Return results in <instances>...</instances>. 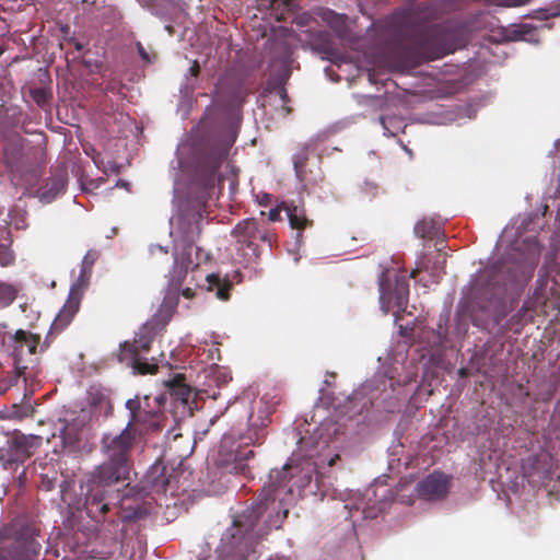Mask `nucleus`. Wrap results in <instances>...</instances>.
Masks as SVG:
<instances>
[{
	"label": "nucleus",
	"mask_w": 560,
	"mask_h": 560,
	"mask_svg": "<svg viewBox=\"0 0 560 560\" xmlns=\"http://www.w3.org/2000/svg\"><path fill=\"white\" fill-rule=\"evenodd\" d=\"M296 469V466L285 464L282 469L270 471L269 483L261 489L256 504L237 514L222 534L215 550L217 560L257 559V546L262 536L272 528H280L288 517L283 495L292 493L290 481Z\"/></svg>",
	"instance_id": "f257e3e1"
},
{
	"label": "nucleus",
	"mask_w": 560,
	"mask_h": 560,
	"mask_svg": "<svg viewBox=\"0 0 560 560\" xmlns=\"http://www.w3.org/2000/svg\"><path fill=\"white\" fill-rule=\"evenodd\" d=\"M540 259V246L536 240H525L499 262L487 270L488 281L485 293H490L488 304L493 300L503 303L509 290L525 287L534 276Z\"/></svg>",
	"instance_id": "f03ea898"
},
{
	"label": "nucleus",
	"mask_w": 560,
	"mask_h": 560,
	"mask_svg": "<svg viewBox=\"0 0 560 560\" xmlns=\"http://www.w3.org/2000/svg\"><path fill=\"white\" fill-rule=\"evenodd\" d=\"M136 418L128 420L118 433L108 432L101 439V453L105 460L96 466V477L107 482H120L129 478L135 465V453L143 443L136 432Z\"/></svg>",
	"instance_id": "7ed1b4c3"
},
{
	"label": "nucleus",
	"mask_w": 560,
	"mask_h": 560,
	"mask_svg": "<svg viewBox=\"0 0 560 560\" xmlns=\"http://www.w3.org/2000/svg\"><path fill=\"white\" fill-rule=\"evenodd\" d=\"M523 470L529 483L544 487L550 494H560V462L549 452L528 457Z\"/></svg>",
	"instance_id": "20e7f679"
},
{
	"label": "nucleus",
	"mask_w": 560,
	"mask_h": 560,
	"mask_svg": "<svg viewBox=\"0 0 560 560\" xmlns=\"http://www.w3.org/2000/svg\"><path fill=\"white\" fill-rule=\"evenodd\" d=\"M229 154V148L218 141H208L197 149V176L207 189L220 179L219 170Z\"/></svg>",
	"instance_id": "39448f33"
},
{
	"label": "nucleus",
	"mask_w": 560,
	"mask_h": 560,
	"mask_svg": "<svg viewBox=\"0 0 560 560\" xmlns=\"http://www.w3.org/2000/svg\"><path fill=\"white\" fill-rule=\"evenodd\" d=\"M117 482H107L96 477V469H93L86 481L84 508L88 515L100 521L109 511V487Z\"/></svg>",
	"instance_id": "423d86ee"
},
{
	"label": "nucleus",
	"mask_w": 560,
	"mask_h": 560,
	"mask_svg": "<svg viewBox=\"0 0 560 560\" xmlns=\"http://www.w3.org/2000/svg\"><path fill=\"white\" fill-rule=\"evenodd\" d=\"M378 289L381 307L385 314L389 313L393 301L399 311H405L409 299V281L405 276H396L393 288L387 273L382 272Z\"/></svg>",
	"instance_id": "0eeeda50"
},
{
	"label": "nucleus",
	"mask_w": 560,
	"mask_h": 560,
	"mask_svg": "<svg viewBox=\"0 0 560 560\" xmlns=\"http://www.w3.org/2000/svg\"><path fill=\"white\" fill-rule=\"evenodd\" d=\"M125 407L130 412L129 420H133L136 418L137 423L135 424V429L142 442L144 434L149 432H158L164 428V415L159 410H147V408L142 406L138 396L128 399Z\"/></svg>",
	"instance_id": "6e6552de"
},
{
	"label": "nucleus",
	"mask_w": 560,
	"mask_h": 560,
	"mask_svg": "<svg viewBox=\"0 0 560 560\" xmlns=\"http://www.w3.org/2000/svg\"><path fill=\"white\" fill-rule=\"evenodd\" d=\"M40 551V544L34 534L25 528L16 538L0 550V560H35Z\"/></svg>",
	"instance_id": "1a4fd4ad"
},
{
	"label": "nucleus",
	"mask_w": 560,
	"mask_h": 560,
	"mask_svg": "<svg viewBox=\"0 0 560 560\" xmlns=\"http://www.w3.org/2000/svg\"><path fill=\"white\" fill-rule=\"evenodd\" d=\"M42 439L36 435H15L8 448H0V459L8 464L24 463L33 455L34 450L40 445Z\"/></svg>",
	"instance_id": "9d476101"
},
{
	"label": "nucleus",
	"mask_w": 560,
	"mask_h": 560,
	"mask_svg": "<svg viewBox=\"0 0 560 560\" xmlns=\"http://www.w3.org/2000/svg\"><path fill=\"white\" fill-rule=\"evenodd\" d=\"M3 162L14 176L23 175L31 170L28 156L24 153L22 138L11 137L3 144Z\"/></svg>",
	"instance_id": "9b49d317"
},
{
	"label": "nucleus",
	"mask_w": 560,
	"mask_h": 560,
	"mask_svg": "<svg viewBox=\"0 0 560 560\" xmlns=\"http://www.w3.org/2000/svg\"><path fill=\"white\" fill-rule=\"evenodd\" d=\"M172 475L168 474L166 466L161 463H154L145 472L141 485V492L145 494H164L170 489Z\"/></svg>",
	"instance_id": "f8f14e48"
},
{
	"label": "nucleus",
	"mask_w": 560,
	"mask_h": 560,
	"mask_svg": "<svg viewBox=\"0 0 560 560\" xmlns=\"http://www.w3.org/2000/svg\"><path fill=\"white\" fill-rule=\"evenodd\" d=\"M450 490V477L441 471H434L417 485L420 498L427 501L441 500Z\"/></svg>",
	"instance_id": "ddd939ff"
},
{
	"label": "nucleus",
	"mask_w": 560,
	"mask_h": 560,
	"mask_svg": "<svg viewBox=\"0 0 560 560\" xmlns=\"http://www.w3.org/2000/svg\"><path fill=\"white\" fill-rule=\"evenodd\" d=\"M395 67L408 69L420 65L424 60L422 39L398 42L394 49Z\"/></svg>",
	"instance_id": "4468645a"
},
{
	"label": "nucleus",
	"mask_w": 560,
	"mask_h": 560,
	"mask_svg": "<svg viewBox=\"0 0 560 560\" xmlns=\"http://www.w3.org/2000/svg\"><path fill=\"white\" fill-rule=\"evenodd\" d=\"M68 185V168L66 165L56 166L51 176L37 190L38 198L44 203H50L66 191Z\"/></svg>",
	"instance_id": "2eb2a0df"
},
{
	"label": "nucleus",
	"mask_w": 560,
	"mask_h": 560,
	"mask_svg": "<svg viewBox=\"0 0 560 560\" xmlns=\"http://www.w3.org/2000/svg\"><path fill=\"white\" fill-rule=\"evenodd\" d=\"M159 335H161L160 331L145 323L136 334L132 342L126 341L120 345L118 358H135L137 353L148 352L151 349L152 341Z\"/></svg>",
	"instance_id": "dca6fc26"
},
{
	"label": "nucleus",
	"mask_w": 560,
	"mask_h": 560,
	"mask_svg": "<svg viewBox=\"0 0 560 560\" xmlns=\"http://www.w3.org/2000/svg\"><path fill=\"white\" fill-rule=\"evenodd\" d=\"M258 233V222L253 218L242 220L232 230V236L236 240V243L240 245V249H249L250 255L256 258L259 255L257 245Z\"/></svg>",
	"instance_id": "f3484780"
},
{
	"label": "nucleus",
	"mask_w": 560,
	"mask_h": 560,
	"mask_svg": "<svg viewBox=\"0 0 560 560\" xmlns=\"http://www.w3.org/2000/svg\"><path fill=\"white\" fill-rule=\"evenodd\" d=\"M320 159H318V163L316 170L308 168V154L307 150L304 148L299 151L293 158V166L295 171V175L303 186H318L324 182V173L319 166Z\"/></svg>",
	"instance_id": "a211bd4d"
},
{
	"label": "nucleus",
	"mask_w": 560,
	"mask_h": 560,
	"mask_svg": "<svg viewBox=\"0 0 560 560\" xmlns=\"http://www.w3.org/2000/svg\"><path fill=\"white\" fill-rule=\"evenodd\" d=\"M81 301V292L79 285H72L70 289L69 296L63 304L62 308L54 319L49 334L61 332L73 319L78 313Z\"/></svg>",
	"instance_id": "6ab92c4d"
},
{
	"label": "nucleus",
	"mask_w": 560,
	"mask_h": 560,
	"mask_svg": "<svg viewBox=\"0 0 560 560\" xmlns=\"http://www.w3.org/2000/svg\"><path fill=\"white\" fill-rule=\"evenodd\" d=\"M173 257L175 261L194 271L199 267L202 258H208V254L192 242L183 240L175 243Z\"/></svg>",
	"instance_id": "aec40b11"
},
{
	"label": "nucleus",
	"mask_w": 560,
	"mask_h": 560,
	"mask_svg": "<svg viewBox=\"0 0 560 560\" xmlns=\"http://www.w3.org/2000/svg\"><path fill=\"white\" fill-rule=\"evenodd\" d=\"M178 301L179 299L176 294L165 293L158 311L147 323L162 334L173 318L178 306Z\"/></svg>",
	"instance_id": "412c9836"
},
{
	"label": "nucleus",
	"mask_w": 560,
	"mask_h": 560,
	"mask_svg": "<svg viewBox=\"0 0 560 560\" xmlns=\"http://www.w3.org/2000/svg\"><path fill=\"white\" fill-rule=\"evenodd\" d=\"M255 453L253 450L248 451H231L230 457L228 459L231 464V470L237 475H242L244 477H252V467L248 464V460L254 458Z\"/></svg>",
	"instance_id": "4be33fe9"
},
{
	"label": "nucleus",
	"mask_w": 560,
	"mask_h": 560,
	"mask_svg": "<svg viewBox=\"0 0 560 560\" xmlns=\"http://www.w3.org/2000/svg\"><path fill=\"white\" fill-rule=\"evenodd\" d=\"M283 210L287 213L290 226L298 231H303L313 224L305 215L303 207L296 206L293 202H282Z\"/></svg>",
	"instance_id": "5701e85b"
},
{
	"label": "nucleus",
	"mask_w": 560,
	"mask_h": 560,
	"mask_svg": "<svg viewBox=\"0 0 560 560\" xmlns=\"http://www.w3.org/2000/svg\"><path fill=\"white\" fill-rule=\"evenodd\" d=\"M268 423H269L268 417L261 418L259 424H257L254 421L250 422L247 432L240 436V441H242V443L246 446L249 444H252V445L262 444L266 439V435H267L266 428H267Z\"/></svg>",
	"instance_id": "b1692460"
},
{
	"label": "nucleus",
	"mask_w": 560,
	"mask_h": 560,
	"mask_svg": "<svg viewBox=\"0 0 560 560\" xmlns=\"http://www.w3.org/2000/svg\"><path fill=\"white\" fill-rule=\"evenodd\" d=\"M190 270L187 269V267H184L183 265L178 264L177 261H173V266L171 270L168 271V280H167V294H176L179 299V290L187 278V275Z\"/></svg>",
	"instance_id": "393cba45"
},
{
	"label": "nucleus",
	"mask_w": 560,
	"mask_h": 560,
	"mask_svg": "<svg viewBox=\"0 0 560 560\" xmlns=\"http://www.w3.org/2000/svg\"><path fill=\"white\" fill-rule=\"evenodd\" d=\"M208 290L214 291L218 299L228 301L230 299V291L232 283L228 279H221L219 275L211 273L207 276Z\"/></svg>",
	"instance_id": "a878e982"
},
{
	"label": "nucleus",
	"mask_w": 560,
	"mask_h": 560,
	"mask_svg": "<svg viewBox=\"0 0 560 560\" xmlns=\"http://www.w3.org/2000/svg\"><path fill=\"white\" fill-rule=\"evenodd\" d=\"M122 522L138 521L145 517L149 514V508L144 503H128V500L121 502Z\"/></svg>",
	"instance_id": "bb28decb"
},
{
	"label": "nucleus",
	"mask_w": 560,
	"mask_h": 560,
	"mask_svg": "<svg viewBox=\"0 0 560 560\" xmlns=\"http://www.w3.org/2000/svg\"><path fill=\"white\" fill-rule=\"evenodd\" d=\"M170 393L172 396H175L178 400L184 404H187L190 397L191 389L185 383V376L182 374H177L173 377L168 383Z\"/></svg>",
	"instance_id": "cd10ccee"
},
{
	"label": "nucleus",
	"mask_w": 560,
	"mask_h": 560,
	"mask_svg": "<svg viewBox=\"0 0 560 560\" xmlns=\"http://www.w3.org/2000/svg\"><path fill=\"white\" fill-rule=\"evenodd\" d=\"M413 232L420 238L434 240L440 234V226L433 220L423 219L416 223Z\"/></svg>",
	"instance_id": "c85d7f7f"
},
{
	"label": "nucleus",
	"mask_w": 560,
	"mask_h": 560,
	"mask_svg": "<svg viewBox=\"0 0 560 560\" xmlns=\"http://www.w3.org/2000/svg\"><path fill=\"white\" fill-rule=\"evenodd\" d=\"M120 362H126L131 364L133 370H136L139 374H155L159 370L158 363H150L145 359L140 357V353H137L135 358H118Z\"/></svg>",
	"instance_id": "c756f323"
},
{
	"label": "nucleus",
	"mask_w": 560,
	"mask_h": 560,
	"mask_svg": "<svg viewBox=\"0 0 560 560\" xmlns=\"http://www.w3.org/2000/svg\"><path fill=\"white\" fill-rule=\"evenodd\" d=\"M16 289L9 283L0 281V306L10 305L16 298Z\"/></svg>",
	"instance_id": "7c9ffc66"
},
{
	"label": "nucleus",
	"mask_w": 560,
	"mask_h": 560,
	"mask_svg": "<svg viewBox=\"0 0 560 560\" xmlns=\"http://www.w3.org/2000/svg\"><path fill=\"white\" fill-rule=\"evenodd\" d=\"M60 438L67 444H74L79 441V432L73 425L65 423L63 428L60 430Z\"/></svg>",
	"instance_id": "2f4dec72"
},
{
	"label": "nucleus",
	"mask_w": 560,
	"mask_h": 560,
	"mask_svg": "<svg viewBox=\"0 0 560 560\" xmlns=\"http://www.w3.org/2000/svg\"><path fill=\"white\" fill-rule=\"evenodd\" d=\"M58 481L57 471H52L51 475L43 474L40 476V481L38 483V488L43 491H51Z\"/></svg>",
	"instance_id": "473e14b6"
},
{
	"label": "nucleus",
	"mask_w": 560,
	"mask_h": 560,
	"mask_svg": "<svg viewBox=\"0 0 560 560\" xmlns=\"http://www.w3.org/2000/svg\"><path fill=\"white\" fill-rule=\"evenodd\" d=\"M13 261H14L13 252L5 245H0V265L2 267H8V266L12 265Z\"/></svg>",
	"instance_id": "72a5a7b5"
},
{
	"label": "nucleus",
	"mask_w": 560,
	"mask_h": 560,
	"mask_svg": "<svg viewBox=\"0 0 560 560\" xmlns=\"http://www.w3.org/2000/svg\"><path fill=\"white\" fill-rule=\"evenodd\" d=\"M277 94L279 95L281 102H282V108L285 112L287 115H289L292 109L287 104L290 102L289 95L287 93V90L284 86H278L277 88Z\"/></svg>",
	"instance_id": "f704fd0d"
},
{
	"label": "nucleus",
	"mask_w": 560,
	"mask_h": 560,
	"mask_svg": "<svg viewBox=\"0 0 560 560\" xmlns=\"http://www.w3.org/2000/svg\"><path fill=\"white\" fill-rule=\"evenodd\" d=\"M445 264H446L445 257H441V256H439V258L434 262L433 275L438 279H440L443 275H445Z\"/></svg>",
	"instance_id": "c9c22d12"
},
{
	"label": "nucleus",
	"mask_w": 560,
	"mask_h": 560,
	"mask_svg": "<svg viewBox=\"0 0 560 560\" xmlns=\"http://www.w3.org/2000/svg\"><path fill=\"white\" fill-rule=\"evenodd\" d=\"M33 96L35 102L40 106L49 101V94L44 89H36L33 92Z\"/></svg>",
	"instance_id": "e433bc0d"
},
{
	"label": "nucleus",
	"mask_w": 560,
	"mask_h": 560,
	"mask_svg": "<svg viewBox=\"0 0 560 560\" xmlns=\"http://www.w3.org/2000/svg\"><path fill=\"white\" fill-rule=\"evenodd\" d=\"M38 343H39V336L32 334V336L28 337V339L26 340V342L24 345L28 348L30 353L34 354V353H36Z\"/></svg>",
	"instance_id": "4c0bfd02"
},
{
	"label": "nucleus",
	"mask_w": 560,
	"mask_h": 560,
	"mask_svg": "<svg viewBox=\"0 0 560 560\" xmlns=\"http://www.w3.org/2000/svg\"><path fill=\"white\" fill-rule=\"evenodd\" d=\"M317 49L318 51L323 52L327 58L328 60H331L334 61V55H335V51L332 49V47L328 44H320L317 46Z\"/></svg>",
	"instance_id": "58836bf2"
},
{
	"label": "nucleus",
	"mask_w": 560,
	"mask_h": 560,
	"mask_svg": "<svg viewBox=\"0 0 560 560\" xmlns=\"http://www.w3.org/2000/svg\"><path fill=\"white\" fill-rule=\"evenodd\" d=\"M283 209L282 203L276 208H272L268 212V219L272 222L281 220V210Z\"/></svg>",
	"instance_id": "ea45409f"
},
{
	"label": "nucleus",
	"mask_w": 560,
	"mask_h": 560,
	"mask_svg": "<svg viewBox=\"0 0 560 560\" xmlns=\"http://www.w3.org/2000/svg\"><path fill=\"white\" fill-rule=\"evenodd\" d=\"M272 238H273V234L270 231H268L266 229L261 230L259 228V233H258V240L259 241L268 243L270 245L271 242H272Z\"/></svg>",
	"instance_id": "a19ab883"
},
{
	"label": "nucleus",
	"mask_w": 560,
	"mask_h": 560,
	"mask_svg": "<svg viewBox=\"0 0 560 560\" xmlns=\"http://www.w3.org/2000/svg\"><path fill=\"white\" fill-rule=\"evenodd\" d=\"M32 334L31 332H26L22 329H19L16 330L15 335H14V340L21 345L25 343L26 340L28 339V337H31Z\"/></svg>",
	"instance_id": "79ce46f5"
},
{
	"label": "nucleus",
	"mask_w": 560,
	"mask_h": 560,
	"mask_svg": "<svg viewBox=\"0 0 560 560\" xmlns=\"http://www.w3.org/2000/svg\"><path fill=\"white\" fill-rule=\"evenodd\" d=\"M294 0H270L272 8H290Z\"/></svg>",
	"instance_id": "37998d69"
},
{
	"label": "nucleus",
	"mask_w": 560,
	"mask_h": 560,
	"mask_svg": "<svg viewBox=\"0 0 560 560\" xmlns=\"http://www.w3.org/2000/svg\"><path fill=\"white\" fill-rule=\"evenodd\" d=\"M150 254H151L152 256H158V255H164V256H167L168 250H167V248L162 247V246H160V245H152V246L150 247Z\"/></svg>",
	"instance_id": "c03bdc74"
},
{
	"label": "nucleus",
	"mask_w": 560,
	"mask_h": 560,
	"mask_svg": "<svg viewBox=\"0 0 560 560\" xmlns=\"http://www.w3.org/2000/svg\"><path fill=\"white\" fill-rule=\"evenodd\" d=\"M179 295H183L187 300H191L195 298L196 292L191 288H185L183 290L182 289L179 290Z\"/></svg>",
	"instance_id": "a18cd8bd"
},
{
	"label": "nucleus",
	"mask_w": 560,
	"mask_h": 560,
	"mask_svg": "<svg viewBox=\"0 0 560 560\" xmlns=\"http://www.w3.org/2000/svg\"><path fill=\"white\" fill-rule=\"evenodd\" d=\"M199 72H200V66H199L198 61H197V60H195V61L192 62V65L190 66V68H189V73H190L192 77H197V75L199 74Z\"/></svg>",
	"instance_id": "49530a36"
},
{
	"label": "nucleus",
	"mask_w": 560,
	"mask_h": 560,
	"mask_svg": "<svg viewBox=\"0 0 560 560\" xmlns=\"http://www.w3.org/2000/svg\"><path fill=\"white\" fill-rule=\"evenodd\" d=\"M137 47H138V52L140 55V57L145 60V61H150V58H149V55L148 52L145 51V49L143 48V46L141 45V43H138L137 44Z\"/></svg>",
	"instance_id": "de8ad7c7"
},
{
	"label": "nucleus",
	"mask_w": 560,
	"mask_h": 560,
	"mask_svg": "<svg viewBox=\"0 0 560 560\" xmlns=\"http://www.w3.org/2000/svg\"><path fill=\"white\" fill-rule=\"evenodd\" d=\"M364 517L366 518H373L376 517L377 513L374 510H364Z\"/></svg>",
	"instance_id": "09e8293b"
},
{
	"label": "nucleus",
	"mask_w": 560,
	"mask_h": 560,
	"mask_svg": "<svg viewBox=\"0 0 560 560\" xmlns=\"http://www.w3.org/2000/svg\"><path fill=\"white\" fill-rule=\"evenodd\" d=\"M505 315H506V312H505V311L498 312V313H495V315H494V320H495L497 323H500V322L505 317Z\"/></svg>",
	"instance_id": "8fccbe9b"
},
{
	"label": "nucleus",
	"mask_w": 560,
	"mask_h": 560,
	"mask_svg": "<svg viewBox=\"0 0 560 560\" xmlns=\"http://www.w3.org/2000/svg\"><path fill=\"white\" fill-rule=\"evenodd\" d=\"M14 224H15V226L18 229H24L25 228V221H24L23 218H21V220H19V221H15Z\"/></svg>",
	"instance_id": "3c124183"
},
{
	"label": "nucleus",
	"mask_w": 560,
	"mask_h": 560,
	"mask_svg": "<svg viewBox=\"0 0 560 560\" xmlns=\"http://www.w3.org/2000/svg\"><path fill=\"white\" fill-rule=\"evenodd\" d=\"M230 443V439L229 438H224L221 442V445H220V451H223L226 445Z\"/></svg>",
	"instance_id": "603ef678"
},
{
	"label": "nucleus",
	"mask_w": 560,
	"mask_h": 560,
	"mask_svg": "<svg viewBox=\"0 0 560 560\" xmlns=\"http://www.w3.org/2000/svg\"><path fill=\"white\" fill-rule=\"evenodd\" d=\"M310 481H311V476H310V475H305V476L302 478V482H301V485H299V487L304 486V485H307Z\"/></svg>",
	"instance_id": "864d4df0"
},
{
	"label": "nucleus",
	"mask_w": 560,
	"mask_h": 560,
	"mask_svg": "<svg viewBox=\"0 0 560 560\" xmlns=\"http://www.w3.org/2000/svg\"><path fill=\"white\" fill-rule=\"evenodd\" d=\"M527 311H528V306L526 305V303H524V304H523V306L521 307V310L518 311V314H520V315H523V314H525Z\"/></svg>",
	"instance_id": "5fc2aeb1"
},
{
	"label": "nucleus",
	"mask_w": 560,
	"mask_h": 560,
	"mask_svg": "<svg viewBox=\"0 0 560 560\" xmlns=\"http://www.w3.org/2000/svg\"><path fill=\"white\" fill-rule=\"evenodd\" d=\"M74 47L78 51H81L83 50V44H81L80 42H75L74 43Z\"/></svg>",
	"instance_id": "6e6d98bb"
},
{
	"label": "nucleus",
	"mask_w": 560,
	"mask_h": 560,
	"mask_svg": "<svg viewBox=\"0 0 560 560\" xmlns=\"http://www.w3.org/2000/svg\"><path fill=\"white\" fill-rule=\"evenodd\" d=\"M418 272H419L418 269L412 270L411 273H410V278H416Z\"/></svg>",
	"instance_id": "4d7b16f0"
},
{
	"label": "nucleus",
	"mask_w": 560,
	"mask_h": 560,
	"mask_svg": "<svg viewBox=\"0 0 560 560\" xmlns=\"http://www.w3.org/2000/svg\"><path fill=\"white\" fill-rule=\"evenodd\" d=\"M459 374H460L462 376H465V375H466V370H465V369H460V370H459Z\"/></svg>",
	"instance_id": "13d9d810"
},
{
	"label": "nucleus",
	"mask_w": 560,
	"mask_h": 560,
	"mask_svg": "<svg viewBox=\"0 0 560 560\" xmlns=\"http://www.w3.org/2000/svg\"><path fill=\"white\" fill-rule=\"evenodd\" d=\"M488 306H489L488 304H481V305H480V308H482V310H487V308H488Z\"/></svg>",
	"instance_id": "bf43d9fd"
},
{
	"label": "nucleus",
	"mask_w": 560,
	"mask_h": 560,
	"mask_svg": "<svg viewBox=\"0 0 560 560\" xmlns=\"http://www.w3.org/2000/svg\"><path fill=\"white\" fill-rule=\"evenodd\" d=\"M381 122H382V125L385 127V122H384V119H383V118H381Z\"/></svg>",
	"instance_id": "052dcab7"
},
{
	"label": "nucleus",
	"mask_w": 560,
	"mask_h": 560,
	"mask_svg": "<svg viewBox=\"0 0 560 560\" xmlns=\"http://www.w3.org/2000/svg\"><path fill=\"white\" fill-rule=\"evenodd\" d=\"M242 444H243L242 442H241V443H238V446H242ZM236 450L241 451V450H240V447H237Z\"/></svg>",
	"instance_id": "680f3d73"
},
{
	"label": "nucleus",
	"mask_w": 560,
	"mask_h": 560,
	"mask_svg": "<svg viewBox=\"0 0 560 560\" xmlns=\"http://www.w3.org/2000/svg\"><path fill=\"white\" fill-rule=\"evenodd\" d=\"M2 52H3V49L0 47V56L2 55Z\"/></svg>",
	"instance_id": "e2e57ef3"
}]
</instances>
